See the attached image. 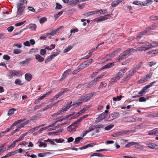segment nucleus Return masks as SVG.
<instances>
[{
	"label": "nucleus",
	"mask_w": 158,
	"mask_h": 158,
	"mask_svg": "<svg viewBox=\"0 0 158 158\" xmlns=\"http://www.w3.org/2000/svg\"><path fill=\"white\" fill-rule=\"evenodd\" d=\"M56 9H60L62 8V6L60 4L58 3H56Z\"/></svg>",
	"instance_id": "obj_61"
},
{
	"label": "nucleus",
	"mask_w": 158,
	"mask_h": 158,
	"mask_svg": "<svg viewBox=\"0 0 158 158\" xmlns=\"http://www.w3.org/2000/svg\"><path fill=\"white\" fill-rule=\"evenodd\" d=\"M10 73L11 76H19L20 74L19 71L15 70L10 71Z\"/></svg>",
	"instance_id": "obj_18"
},
{
	"label": "nucleus",
	"mask_w": 158,
	"mask_h": 158,
	"mask_svg": "<svg viewBox=\"0 0 158 158\" xmlns=\"http://www.w3.org/2000/svg\"><path fill=\"white\" fill-rule=\"evenodd\" d=\"M127 69V68L124 69L119 71L116 75V78L117 79L120 78L122 76L123 74L126 71Z\"/></svg>",
	"instance_id": "obj_8"
},
{
	"label": "nucleus",
	"mask_w": 158,
	"mask_h": 158,
	"mask_svg": "<svg viewBox=\"0 0 158 158\" xmlns=\"http://www.w3.org/2000/svg\"><path fill=\"white\" fill-rule=\"evenodd\" d=\"M89 65V64H88V62L86 61L82 64L81 67L82 69L83 68H86Z\"/></svg>",
	"instance_id": "obj_39"
},
{
	"label": "nucleus",
	"mask_w": 158,
	"mask_h": 158,
	"mask_svg": "<svg viewBox=\"0 0 158 158\" xmlns=\"http://www.w3.org/2000/svg\"><path fill=\"white\" fill-rule=\"evenodd\" d=\"M139 46H142L143 47L146 48V50L150 49V48L149 47V43L147 42L140 43L139 44Z\"/></svg>",
	"instance_id": "obj_13"
},
{
	"label": "nucleus",
	"mask_w": 158,
	"mask_h": 158,
	"mask_svg": "<svg viewBox=\"0 0 158 158\" xmlns=\"http://www.w3.org/2000/svg\"><path fill=\"white\" fill-rule=\"evenodd\" d=\"M95 80V79H94L92 82H90L89 84L87 85V87L88 88H89L92 87L94 85H95L97 82Z\"/></svg>",
	"instance_id": "obj_30"
},
{
	"label": "nucleus",
	"mask_w": 158,
	"mask_h": 158,
	"mask_svg": "<svg viewBox=\"0 0 158 158\" xmlns=\"http://www.w3.org/2000/svg\"><path fill=\"white\" fill-rule=\"evenodd\" d=\"M135 144H136V143H135V142H131L130 143H128L126 145H125V147H127L131 146L132 145H135Z\"/></svg>",
	"instance_id": "obj_49"
},
{
	"label": "nucleus",
	"mask_w": 158,
	"mask_h": 158,
	"mask_svg": "<svg viewBox=\"0 0 158 158\" xmlns=\"http://www.w3.org/2000/svg\"><path fill=\"white\" fill-rule=\"evenodd\" d=\"M14 46L18 48H20L22 47V45L21 43H18L15 44Z\"/></svg>",
	"instance_id": "obj_60"
},
{
	"label": "nucleus",
	"mask_w": 158,
	"mask_h": 158,
	"mask_svg": "<svg viewBox=\"0 0 158 158\" xmlns=\"http://www.w3.org/2000/svg\"><path fill=\"white\" fill-rule=\"evenodd\" d=\"M29 121L28 120H26L23 123H22L20 125L18 126V129H19L23 127L25 125L27 124L28 123Z\"/></svg>",
	"instance_id": "obj_28"
},
{
	"label": "nucleus",
	"mask_w": 158,
	"mask_h": 158,
	"mask_svg": "<svg viewBox=\"0 0 158 158\" xmlns=\"http://www.w3.org/2000/svg\"><path fill=\"white\" fill-rule=\"evenodd\" d=\"M61 27H60L58 28L57 29H56V30L53 31L51 33H50V34H47L48 35H49V37L50 38L51 36H54L56 35H57L59 33V30L61 28Z\"/></svg>",
	"instance_id": "obj_12"
},
{
	"label": "nucleus",
	"mask_w": 158,
	"mask_h": 158,
	"mask_svg": "<svg viewBox=\"0 0 158 158\" xmlns=\"http://www.w3.org/2000/svg\"><path fill=\"white\" fill-rule=\"evenodd\" d=\"M25 78L27 80L29 81L31 79V75L30 74H26L25 75Z\"/></svg>",
	"instance_id": "obj_33"
},
{
	"label": "nucleus",
	"mask_w": 158,
	"mask_h": 158,
	"mask_svg": "<svg viewBox=\"0 0 158 158\" xmlns=\"http://www.w3.org/2000/svg\"><path fill=\"white\" fill-rule=\"evenodd\" d=\"M135 72L136 71H135V70H134L133 69H132L130 71L128 74V76L130 77V76L133 75L135 74Z\"/></svg>",
	"instance_id": "obj_55"
},
{
	"label": "nucleus",
	"mask_w": 158,
	"mask_h": 158,
	"mask_svg": "<svg viewBox=\"0 0 158 158\" xmlns=\"http://www.w3.org/2000/svg\"><path fill=\"white\" fill-rule=\"evenodd\" d=\"M46 20H47V19L46 18L43 17V18H40L39 19V22H40V23L41 24H42V23H44V22L46 21Z\"/></svg>",
	"instance_id": "obj_54"
},
{
	"label": "nucleus",
	"mask_w": 158,
	"mask_h": 158,
	"mask_svg": "<svg viewBox=\"0 0 158 158\" xmlns=\"http://www.w3.org/2000/svg\"><path fill=\"white\" fill-rule=\"evenodd\" d=\"M58 54H52V55H51L48 57V58L47 59V60L48 61H51L52 58L56 56Z\"/></svg>",
	"instance_id": "obj_40"
},
{
	"label": "nucleus",
	"mask_w": 158,
	"mask_h": 158,
	"mask_svg": "<svg viewBox=\"0 0 158 158\" xmlns=\"http://www.w3.org/2000/svg\"><path fill=\"white\" fill-rule=\"evenodd\" d=\"M72 102H71L70 103H67L65 106L63 107L60 109V111H62L63 112L65 111L68 109L69 108L71 107V104Z\"/></svg>",
	"instance_id": "obj_17"
},
{
	"label": "nucleus",
	"mask_w": 158,
	"mask_h": 158,
	"mask_svg": "<svg viewBox=\"0 0 158 158\" xmlns=\"http://www.w3.org/2000/svg\"><path fill=\"white\" fill-rule=\"evenodd\" d=\"M122 98V96L120 95L119 96H117L116 97H113V99L114 101H119L121 100Z\"/></svg>",
	"instance_id": "obj_52"
},
{
	"label": "nucleus",
	"mask_w": 158,
	"mask_h": 158,
	"mask_svg": "<svg viewBox=\"0 0 158 158\" xmlns=\"http://www.w3.org/2000/svg\"><path fill=\"white\" fill-rule=\"evenodd\" d=\"M23 152V150L21 148H20L18 150H17L15 151V153H20L22 152Z\"/></svg>",
	"instance_id": "obj_64"
},
{
	"label": "nucleus",
	"mask_w": 158,
	"mask_h": 158,
	"mask_svg": "<svg viewBox=\"0 0 158 158\" xmlns=\"http://www.w3.org/2000/svg\"><path fill=\"white\" fill-rule=\"evenodd\" d=\"M126 51H128V55L133 53H134L137 52V50H136V49H134L133 48L129 49L128 50H127Z\"/></svg>",
	"instance_id": "obj_34"
},
{
	"label": "nucleus",
	"mask_w": 158,
	"mask_h": 158,
	"mask_svg": "<svg viewBox=\"0 0 158 158\" xmlns=\"http://www.w3.org/2000/svg\"><path fill=\"white\" fill-rule=\"evenodd\" d=\"M26 134L27 133H25L21 135L18 139L16 140V141L17 142L22 140L23 139L25 136L26 135Z\"/></svg>",
	"instance_id": "obj_41"
},
{
	"label": "nucleus",
	"mask_w": 158,
	"mask_h": 158,
	"mask_svg": "<svg viewBox=\"0 0 158 158\" xmlns=\"http://www.w3.org/2000/svg\"><path fill=\"white\" fill-rule=\"evenodd\" d=\"M27 3V1L23 0V2H19L17 4V15L18 17H19V15H22L25 8V7L23 5L26 4Z\"/></svg>",
	"instance_id": "obj_2"
},
{
	"label": "nucleus",
	"mask_w": 158,
	"mask_h": 158,
	"mask_svg": "<svg viewBox=\"0 0 158 158\" xmlns=\"http://www.w3.org/2000/svg\"><path fill=\"white\" fill-rule=\"evenodd\" d=\"M156 83V81H153L149 85H147L145 87H144L139 93L138 94L135 96H133V98L138 97L141 96L143 95V94H145L147 90L150 87L152 86V85Z\"/></svg>",
	"instance_id": "obj_3"
},
{
	"label": "nucleus",
	"mask_w": 158,
	"mask_h": 158,
	"mask_svg": "<svg viewBox=\"0 0 158 158\" xmlns=\"http://www.w3.org/2000/svg\"><path fill=\"white\" fill-rule=\"evenodd\" d=\"M76 129V128L72 124L67 127V130L69 132H72L75 131Z\"/></svg>",
	"instance_id": "obj_19"
},
{
	"label": "nucleus",
	"mask_w": 158,
	"mask_h": 158,
	"mask_svg": "<svg viewBox=\"0 0 158 158\" xmlns=\"http://www.w3.org/2000/svg\"><path fill=\"white\" fill-rule=\"evenodd\" d=\"M95 128V127L94 126H90L87 130L83 131L82 132L83 137L85 136L87 133H89L92 131L94 130Z\"/></svg>",
	"instance_id": "obj_7"
},
{
	"label": "nucleus",
	"mask_w": 158,
	"mask_h": 158,
	"mask_svg": "<svg viewBox=\"0 0 158 158\" xmlns=\"http://www.w3.org/2000/svg\"><path fill=\"white\" fill-rule=\"evenodd\" d=\"M100 12V15H101L102 13H103V14H105V13H103V11L102 10H101L100 11L99 10H95V11H91L89 12L88 13L89 14V15H93L94 14H96L98 13V12Z\"/></svg>",
	"instance_id": "obj_27"
},
{
	"label": "nucleus",
	"mask_w": 158,
	"mask_h": 158,
	"mask_svg": "<svg viewBox=\"0 0 158 158\" xmlns=\"http://www.w3.org/2000/svg\"><path fill=\"white\" fill-rule=\"evenodd\" d=\"M36 59L39 62H42L44 61V58L39 55H36L35 56Z\"/></svg>",
	"instance_id": "obj_23"
},
{
	"label": "nucleus",
	"mask_w": 158,
	"mask_h": 158,
	"mask_svg": "<svg viewBox=\"0 0 158 158\" xmlns=\"http://www.w3.org/2000/svg\"><path fill=\"white\" fill-rule=\"evenodd\" d=\"M6 148L3 146L0 147V154L3 153L6 150Z\"/></svg>",
	"instance_id": "obj_51"
},
{
	"label": "nucleus",
	"mask_w": 158,
	"mask_h": 158,
	"mask_svg": "<svg viewBox=\"0 0 158 158\" xmlns=\"http://www.w3.org/2000/svg\"><path fill=\"white\" fill-rule=\"evenodd\" d=\"M146 48L143 47L142 46H140L139 44L138 45V47L136 48L137 51H143L146 50Z\"/></svg>",
	"instance_id": "obj_29"
},
{
	"label": "nucleus",
	"mask_w": 158,
	"mask_h": 158,
	"mask_svg": "<svg viewBox=\"0 0 158 158\" xmlns=\"http://www.w3.org/2000/svg\"><path fill=\"white\" fill-rule=\"evenodd\" d=\"M148 133V134L150 135H158V128L149 131Z\"/></svg>",
	"instance_id": "obj_9"
},
{
	"label": "nucleus",
	"mask_w": 158,
	"mask_h": 158,
	"mask_svg": "<svg viewBox=\"0 0 158 158\" xmlns=\"http://www.w3.org/2000/svg\"><path fill=\"white\" fill-rule=\"evenodd\" d=\"M46 51L45 50V48L44 49H42L40 50V54L42 55H45L46 53Z\"/></svg>",
	"instance_id": "obj_62"
},
{
	"label": "nucleus",
	"mask_w": 158,
	"mask_h": 158,
	"mask_svg": "<svg viewBox=\"0 0 158 158\" xmlns=\"http://www.w3.org/2000/svg\"><path fill=\"white\" fill-rule=\"evenodd\" d=\"M123 0H116L114 1L111 4L112 6L115 7L120 2H121Z\"/></svg>",
	"instance_id": "obj_24"
},
{
	"label": "nucleus",
	"mask_w": 158,
	"mask_h": 158,
	"mask_svg": "<svg viewBox=\"0 0 158 158\" xmlns=\"http://www.w3.org/2000/svg\"><path fill=\"white\" fill-rule=\"evenodd\" d=\"M51 93V92L49 91L43 94L42 96L39 97L38 98H37L35 102L39 101L40 100L43 99L44 98L48 96Z\"/></svg>",
	"instance_id": "obj_15"
},
{
	"label": "nucleus",
	"mask_w": 158,
	"mask_h": 158,
	"mask_svg": "<svg viewBox=\"0 0 158 158\" xmlns=\"http://www.w3.org/2000/svg\"><path fill=\"white\" fill-rule=\"evenodd\" d=\"M36 26L35 24H31L29 25V28L32 31L35 30Z\"/></svg>",
	"instance_id": "obj_37"
},
{
	"label": "nucleus",
	"mask_w": 158,
	"mask_h": 158,
	"mask_svg": "<svg viewBox=\"0 0 158 158\" xmlns=\"http://www.w3.org/2000/svg\"><path fill=\"white\" fill-rule=\"evenodd\" d=\"M39 127H38V126L35 127H34L32 129H31L29 130V131L31 132H33L37 130L38 129V128H39Z\"/></svg>",
	"instance_id": "obj_63"
},
{
	"label": "nucleus",
	"mask_w": 158,
	"mask_h": 158,
	"mask_svg": "<svg viewBox=\"0 0 158 158\" xmlns=\"http://www.w3.org/2000/svg\"><path fill=\"white\" fill-rule=\"evenodd\" d=\"M55 44H51L50 46H47L45 48V49H48L49 50H51L52 49L55 48Z\"/></svg>",
	"instance_id": "obj_38"
},
{
	"label": "nucleus",
	"mask_w": 158,
	"mask_h": 158,
	"mask_svg": "<svg viewBox=\"0 0 158 158\" xmlns=\"http://www.w3.org/2000/svg\"><path fill=\"white\" fill-rule=\"evenodd\" d=\"M26 22V21H24L23 22H20L19 23H16L15 24V26L17 27V26H20L22 25H23L25 22Z\"/></svg>",
	"instance_id": "obj_59"
},
{
	"label": "nucleus",
	"mask_w": 158,
	"mask_h": 158,
	"mask_svg": "<svg viewBox=\"0 0 158 158\" xmlns=\"http://www.w3.org/2000/svg\"><path fill=\"white\" fill-rule=\"evenodd\" d=\"M116 52H114L110 54H108L105 57V60L106 61L110 60L112 57H114L116 54Z\"/></svg>",
	"instance_id": "obj_16"
},
{
	"label": "nucleus",
	"mask_w": 158,
	"mask_h": 158,
	"mask_svg": "<svg viewBox=\"0 0 158 158\" xmlns=\"http://www.w3.org/2000/svg\"><path fill=\"white\" fill-rule=\"evenodd\" d=\"M88 109L87 107H85L81 110L77 114L75 115L78 117L80 114L84 113Z\"/></svg>",
	"instance_id": "obj_22"
},
{
	"label": "nucleus",
	"mask_w": 158,
	"mask_h": 158,
	"mask_svg": "<svg viewBox=\"0 0 158 158\" xmlns=\"http://www.w3.org/2000/svg\"><path fill=\"white\" fill-rule=\"evenodd\" d=\"M22 121V120H19L16 122H15L13 124L11 127H10L11 128H12V127L16 126L19 123L21 122Z\"/></svg>",
	"instance_id": "obj_45"
},
{
	"label": "nucleus",
	"mask_w": 158,
	"mask_h": 158,
	"mask_svg": "<svg viewBox=\"0 0 158 158\" xmlns=\"http://www.w3.org/2000/svg\"><path fill=\"white\" fill-rule=\"evenodd\" d=\"M66 92V89H65L63 91H60L58 94L55 95L54 97V99H56L58 97L61 96L64 93Z\"/></svg>",
	"instance_id": "obj_21"
},
{
	"label": "nucleus",
	"mask_w": 158,
	"mask_h": 158,
	"mask_svg": "<svg viewBox=\"0 0 158 158\" xmlns=\"http://www.w3.org/2000/svg\"><path fill=\"white\" fill-rule=\"evenodd\" d=\"M135 146L134 147L138 148V149H142L143 148V147L139 144H138V143H136V144H135Z\"/></svg>",
	"instance_id": "obj_57"
},
{
	"label": "nucleus",
	"mask_w": 158,
	"mask_h": 158,
	"mask_svg": "<svg viewBox=\"0 0 158 158\" xmlns=\"http://www.w3.org/2000/svg\"><path fill=\"white\" fill-rule=\"evenodd\" d=\"M80 122L81 121L78 119L77 121L73 123L72 124L76 128L78 127Z\"/></svg>",
	"instance_id": "obj_46"
},
{
	"label": "nucleus",
	"mask_w": 158,
	"mask_h": 158,
	"mask_svg": "<svg viewBox=\"0 0 158 158\" xmlns=\"http://www.w3.org/2000/svg\"><path fill=\"white\" fill-rule=\"evenodd\" d=\"M114 126V125L113 124H110L109 125L107 126L105 128V129L106 130H109L111 129Z\"/></svg>",
	"instance_id": "obj_47"
},
{
	"label": "nucleus",
	"mask_w": 158,
	"mask_h": 158,
	"mask_svg": "<svg viewBox=\"0 0 158 158\" xmlns=\"http://www.w3.org/2000/svg\"><path fill=\"white\" fill-rule=\"evenodd\" d=\"M63 11H60L57 14L55 15L54 16L55 19H57L59 16H60L63 13Z\"/></svg>",
	"instance_id": "obj_50"
},
{
	"label": "nucleus",
	"mask_w": 158,
	"mask_h": 158,
	"mask_svg": "<svg viewBox=\"0 0 158 158\" xmlns=\"http://www.w3.org/2000/svg\"><path fill=\"white\" fill-rule=\"evenodd\" d=\"M133 3L137 5H140L141 6H143V2H141L140 1H134L133 2Z\"/></svg>",
	"instance_id": "obj_44"
},
{
	"label": "nucleus",
	"mask_w": 158,
	"mask_h": 158,
	"mask_svg": "<svg viewBox=\"0 0 158 158\" xmlns=\"http://www.w3.org/2000/svg\"><path fill=\"white\" fill-rule=\"evenodd\" d=\"M71 71L70 69L66 70L63 74V77L65 78L68 75L71 73Z\"/></svg>",
	"instance_id": "obj_35"
},
{
	"label": "nucleus",
	"mask_w": 158,
	"mask_h": 158,
	"mask_svg": "<svg viewBox=\"0 0 158 158\" xmlns=\"http://www.w3.org/2000/svg\"><path fill=\"white\" fill-rule=\"evenodd\" d=\"M39 143L40 145L39 146L40 147H43L44 148H45L47 147V144L43 142H40Z\"/></svg>",
	"instance_id": "obj_56"
},
{
	"label": "nucleus",
	"mask_w": 158,
	"mask_h": 158,
	"mask_svg": "<svg viewBox=\"0 0 158 158\" xmlns=\"http://www.w3.org/2000/svg\"><path fill=\"white\" fill-rule=\"evenodd\" d=\"M54 140L57 143H61L64 141V140L62 139H55Z\"/></svg>",
	"instance_id": "obj_58"
},
{
	"label": "nucleus",
	"mask_w": 158,
	"mask_h": 158,
	"mask_svg": "<svg viewBox=\"0 0 158 158\" xmlns=\"http://www.w3.org/2000/svg\"><path fill=\"white\" fill-rule=\"evenodd\" d=\"M15 83L16 84L19 85H22L21 81L19 79H16L15 80Z\"/></svg>",
	"instance_id": "obj_53"
},
{
	"label": "nucleus",
	"mask_w": 158,
	"mask_h": 158,
	"mask_svg": "<svg viewBox=\"0 0 158 158\" xmlns=\"http://www.w3.org/2000/svg\"><path fill=\"white\" fill-rule=\"evenodd\" d=\"M106 114L104 113H103L99 115L96 119V121L98 122H99L102 121L103 119L106 118Z\"/></svg>",
	"instance_id": "obj_11"
},
{
	"label": "nucleus",
	"mask_w": 158,
	"mask_h": 158,
	"mask_svg": "<svg viewBox=\"0 0 158 158\" xmlns=\"http://www.w3.org/2000/svg\"><path fill=\"white\" fill-rule=\"evenodd\" d=\"M119 115V114L118 113H114L111 114L109 116L110 120H111L117 118Z\"/></svg>",
	"instance_id": "obj_10"
},
{
	"label": "nucleus",
	"mask_w": 158,
	"mask_h": 158,
	"mask_svg": "<svg viewBox=\"0 0 158 158\" xmlns=\"http://www.w3.org/2000/svg\"><path fill=\"white\" fill-rule=\"evenodd\" d=\"M128 132L127 131H117L115 133H113L112 136L113 137H117L120 136H122L125 134H127Z\"/></svg>",
	"instance_id": "obj_4"
},
{
	"label": "nucleus",
	"mask_w": 158,
	"mask_h": 158,
	"mask_svg": "<svg viewBox=\"0 0 158 158\" xmlns=\"http://www.w3.org/2000/svg\"><path fill=\"white\" fill-rule=\"evenodd\" d=\"M79 2V0H71L69 3L70 4H77Z\"/></svg>",
	"instance_id": "obj_43"
},
{
	"label": "nucleus",
	"mask_w": 158,
	"mask_h": 158,
	"mask_svg": "<svg viewBox=\"0 0 158 158\" xmlns=\"http://www.w3.org/2000/svg\"><path fill=\"white\" fill-rule=\"evenodd\" d=\"M152 73L150 72L146 76L143 78L141 80L143 82H146L150 79L152 77Z\"/></svg>",
	"instance_id": "obj_14"
},
{
	"label": "nucleus",
	"mask_w": 158,
	"mask_h": 158,
	"mask_svg": "<svg viewBox=\"0 0 158 158\" xmlns=\"http://www.w3.org/2000/svg\"><path fill=\"white\" fill-rule=\"evenodd\" d=\"M93 94V93H91L86 95L85 96L81 97L78 99V101H75L73 102L74 106H77L80 105L83 102H87L92 97Z\"/></svg>",
	"instance_id": "obj_1"
},
{
	"label": "nucleus",
	"mask_w": 158,
	"mask_h": 158,
	"mask_svg": "<svg viewBox=\"0 0 158 158\" xmlns=\"http://www.w3.org/2000/svg\"><path fill=\"white\" fill-rule=\"evenodd\" d=\"M157 46H158V43L157 42L153 41L149 43V47L150 48V49Z\"/></svg>",
	"instance_id": "obj_26"
},
{
	"label": "nucleus",
	"mask_w": 158,
	"mask_h": 158,
	"mask_svg": "<svg viewBox=\"0 0 158 158\" xmlns=\"http://www.w3.org/2000/svg\"><path fill=\"white\" fill-rule=\"evenodd\" d=\"M22 50L19 49H15L13 50V53L15 54H18L22 52Z\"/></svg>",
	"instance_id": "obj_32"
},
{
	"label": "nucleus",
	"mask_w": 158,
	"mask_h": 158,
	"mask_svg": "<svg viewBox=\"0 0 158 158\" xmlns=\"http://www.w3.org/2000/svg\"><path fill=\"white\" fill-rule=\"evenodd\" d=\"M128 51H126L125 52L123 53L118 58L117 60V61L119 62L124 59H125L128 55Z\"/></svg>",
	"instance_id": "obj_5"
},
{
	"label": "nucleus",
	"mask_w": 158,
	"mask_h": 158,
	"mask_svg": "<svg viewBox=\"0 0 158 158\" xmlns=\"http://www.w3.org/2000/svg\"><path fill=\"white\" fill-rule=\"evenodd\" d=\"M114 63H108L106 65L103 66L101 69L109 68H110L114 66Z\"/></svg>",
	"instance_id": "obj_20"
},
{
	"label": "nucleus",
	"mask_w": 158,
	"mask_h": 158,
	"mask_svg": "<svg viewBox=\"0 0 158 158\" xmlns=\"http://www.w3.org/2000/svg\"><path fill=\"white\" fill-rule=\"evenodd\" d=\"M16 111V110L14 108H12L10 109L8 113V115H11L13 114L14 113V112Z\"/></svg>",
	"instance_id": "obj_36"
},
{
	"label": "nucleus",
	"mask_w": 158,
	"mask_h": 158,
	"mask_svg": "<svg viewBox=\"0 0 158 158\" xmlns=\"http://www.w3.org/2000/svg\"><path fill=\"white\" fill-rule=\"evenodd\" d=\"M146 2H143V6H148L150 5L152 3V0H146Z\"/></svg>",
	"instance_id": "obj_31"
},
{
	"label": "nucleus",
	"mask_w": 158,
	"mask_h": 158,
	"mask_svg": "<svg viewBox=\"0 0 158 158\" xmlns=\"http://www.w3.org/2000/svg\"><path fill=\"white\" fill-rule=\"evenodd\" d=\"M55 105V104H54L52 105L50 104L48 105L47 106H46L45 107H44V108L43 110H46L48 109H50L51 108V107L53 106H54Z\"/></svg>",
	"instance_id": "obj_42"
},
{
	"label": "nucleus",
	"mask_w": 158,
	"mask_h": 158,
	"mask_svg": "<svg viewBox=\"0 0 158 158\" xmlns=\"http://www.w3.org/2000/svg\"><path fill=\"white\" fill-rule=\"evenodd\" d=\"M147 145L149 148L153 149L157 148L156 147L158 146L157 145L152 143H147Z\"/></svg>",
	"instance_id": "obj_25"
},
{
	"label": "nucleus",
	"mask_w": 158,
	"mask_h": 158,
	"mask_svg": "<svg viewBox=\"0 0 158 158\" xmlns=\"http://www.w3.org/2000/svg\"><path fill=\"white\" fill-rule=\"evenodd\" d=\"M110 15L107 14L106 15L100 17L97 19H95L94 20L97 22V23L105 21L109 18Z\"/></svg>",
	"instance_id": "obj_6"
},
{
	"label": "nucleus",
	"mask_w": 158,
	"mask_h": 158,
	"mask_svg": "<svg viewBox=\"0 0 158 158\" xmlns=\"http://www.w3.org/2000/svg\"><path fill=\"white\" fill-rule=\"evenodd\" d=\"M83 137H78L76 138H75V141H74V143L75 144H77V143H78L79 141L81 140Z\"/></svg>",
	"instance_id": "obj_48"
}]
</instances>
